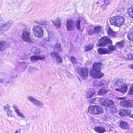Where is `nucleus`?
<instances>
[{
    "label": "nucleus",
    "mask_w": 133,
    "mask_h": 133,
    "mask_svg": "<svg viewBox=\"0 0 133 133\" xmlns=\"http://www.w3.org/2000/svg\"><path fill=\"white\" fill-rule=\"evenodd\" d=\"M125 80L124 79H121L116 80L115 82V85L121 87L125 84Z\"/></svg>",
    "instance_id": "14"
},
{
    "label": "nucleus",
    "mask_w": 133,
    "mask_h": 133,
    "mask_svg": "<svg viewBox=\"0 0 133 133\" xmlns=\"http://www.w3.org/2000/svg\"><path fill=\"white\" fill-rule=\"evenodd\" d=\"M22 63V64H25V62H23Z\"/></svg>",
    "instance_id": "52"
},
{
    "label": "nucleus",
    "mask_w": 133,
    "mask_h": 133,
    "mask_svg": "<svg viewBox=\"0 0 133 133\" xmlns=\"http://www.w3.org/2000/svg\"><path fill=\"white\" fill-rule=\"evenodd\" d=\"M56 61L57 63H61L62 62V58L58 55L56 57Z\"/></svg>",
    "instance_id": "39"
},
{
    "label": "nucleus",
    "mask_w": 133,
    "mask_h": 133,
    "mask_svg": "<svg viewBox=\"0 0 133 133\" xmlns=\"http://www.w3.org/2000/svg\"><path fill=\"white\" fill-rule=\"evenodd\" d=\"M21 37L23 41L27 42H31L32 41L30 32L26 30L22 32Z\"/></svg>",
    "instance_id": "7"
},
{
    "label": "nucleus",
    "mask_w": 133,
    "mask_h": 133,
    "mask_svg": "<svg viewBox=\"0 0 133 133\" xmlns=\"http://www.w3.org/2000/svg\"><path fill=\"white\" fill-rule=\"evenodd\" d=\"M20 130H17L16 131V132L14 133H20Z\"/></svg>",
    "instance_id": "47"
},
{
    "label": "nucleus",
    "mask_w": 133,
    "mask_h": 133,
    "mask_svg": "<svg viewBox=\"0 0 133 133\" xmlns=\"http://www.w3.org/2000/svg\"><path fill=\"white\" fill-rule=\"evenodd\" d=\"M88 111L92 114L96 115L97 114L96 111V106L94 105L89 107L88 108Z\"/></svg>",
    "instance_id": "20"
},
{
    "label": "nucleus",
    "mask_w": 133,
    "mask_h": 133,
    "mask_svg": "<svg viewBox=\"0 0 133 133\" xmlns=\"http://www.w3.org/2000/svg\"><path fill=\"white\" fill-rule=\"evenodd\" d=\"M55 51L57 52L61 49V45L60 44H56L54 49Z\"/></svg>",
    "instance_id": "32"
},
{
    "label": "nucleus",
    "mask_w": 133,
    "mask_h": 133,
    "mask_svg": "<svg viewBox=\"0 0 133 133\" xmlns=\"http://www.w3.org/2000/svg\"><path fill=\"white\" fill-rule=\"evenodd\" d=\"M127 88V86L126 85H125L123 87H122L120 89H117L116 90L119 91L121 92L125 93L126 92Z\"/></svg>",
    "instance_id": "26"
},
{
    "label": "nucleus",
    "mask_w": 133,
    "mask_h": 133,
    "mask_svg": "<svg viewBox=\"0 0 133 133\" xmlns=\"http://www.w3.org/2000/svg\"><path fill=\"white\" fill-rule=\"evenodd\" d=\"M112 25L120 26L124 23V18L121 16H117L111 17L110 19Z\"/></svg>",
    "instance_id": "4"
},
{
    "label": "nucleus",
    "mask_w": 133,
    "mask_h": 133,
    "mask_svg": "<svg viewBox=\"0 0 133 133\" xmlns=\"http://www.w3.org/2000/svg\"><path fill=\"white\" fill-rule=\"evenodd\" d=\"M81 20L78 19L75 22V21L71 19H68L66 21L67 30L69 31H74L76 29H77L81 32H82L83 29H81L80 23Z\"/></svg>",
    "instance_id": "2"
},
{
    "label": "nucleus",
    "mask_w": 133,
    "mask_h": 133,
    "mask_svg": "<svg viewBox=\"0 0 133 133\" xmlns=\"http://www.w3.org/2000/svg\"><path fill=\"white\" fill-rule=\"evenodd\" d=\"M127 13L131 17L133 18V5L127 9Z\"/></svg>",
    "instance_id": "25"
},
{
    "label": "nucleus",
    "mask_w": 133,
    "mask_h": 133,
    "mask_svg": "<svg viewBox=\"0 0 133 133\" xmlns=\"http://www.w3.org/2000/svg\"><path fill=\"white\" fill-rule=\"evenodd\" d=\"M13 22L12 21H9L3 24L0 25V31L2 33H3L7 30H9L10 26L13 24Z\"/></svg>",
    "instance_id": "9"
},
{
    "label": "nucleus",
    "mask_w": 133,
    "mask_h": 133,
    "mask_svg": "<svg viewBox=\"0 0 133 133\" xmlns=\"http://www.w3.org/2000/svg\"><path fill=\"white\" fill-rule=\"evenodd\" d=\"M93 29L89 28L87 29V34L90 35H91L94 34L93 32Z\"/></svg>",
    "instance_id": "37"
},
{
    "label": "nucleus",
    "mask_w": 133,
    "mask_h": 133,
    "mask_svg": "<svg viewBox=\"0 0 133 133\" xmlns=\"http://www.w3.org/2000/svg\"><path fill=\"white\" fill-rule=\"evenodd\" d=\"M94 129L96 132L99 133H103L106 131L105 129L101 127H95Z\"/></svg>",
    "instance_id": "19"
},
{
    "label": "nucleus",
    "mask_w": 133,
    "mask_h": 133,
    "mask_svg": "<svg viewBox=\"0 0 133 133\" xmlns=\"http://www.w3.org/2000/svg\"><path fill=\"white\" fill-rule=\"evenodd\" d=\"M128 55H126L125 56L124 58L126 60L128 59Z\"/></svg>",
    "instance_id": "46"
},
{
    "label": "nucleus",
    "mask_w": 133,
    "mask_h": 133,
    "mask_svg": "<svg viewBox=\"0 0 133 133\" xmlns=\"http://www.w3.org/2000/svg\"><path fill=\"white\" fill-rule=\"evenodd\" d=\"M78 73L81 77L83 79H87L88 74V70L85 68H82L79 69L78 70Z\"/></svg>",
    "instance_id": "10"
},
{
    "label": "nucleus",
    "mask_w": 133,
    "mask_h": 133,
    "mask_svg": "<svg viewBox=\"0 0 133 133\" xmlns=\"http://www.w3.org/2000/svg\"><path fill=\"white\" fill-rule=\"evenodd\" d=\"M99 46H105L109 44H112V41L107 36H104L99 40Z\"/></svg>",
    "instance_id": "8"
},
{
    "label": "nucleus",
    "mask_w": 133,
    "mask_h": 133,
    "mask_svg": "<svg viewBox=\"0 0 133 133\" xmlns=\"http://www.w3.org/2000/svg\"><path fill=\"white\" fill-rule=\"evenodd\" d=\"M133 54L128 55V60H132V58H132Z\"/></svg>",
    "instance_id": "44"
},
{
    "label": "nucleus",
    "mask_w": 133,
    "mask_h": 133,
    "mask_svg": "<svg viewBox=\"0 0 133 133\" xmlns=\"http://www.w3.org/2000/svg\"><path fill=\"white\" fill-rule=\"evenodd\" d=\"M96 5L97 6V7H98V5H99V2H97L96 3Z\"/></svg>",
    "instance_id": "51"
},
{
    "label": "nucleus",
    "mask_w": 133,
    "mask_h": 133,
    "mask_svg": "<svg viewBox=\"0 0 133 133\" xmlns=\"http://www.w3.org/2000/svg\"><path fill=\"white\" fill-rule=\"evenodd\" d=\"M32 30L35 35L38 38L41 37L43 36V30L40 25H35Z\"/></svg>",
    "instance_id": "6"
},
{
    "label": "nucleus",
    "mask_w": 133,
    "mask_h": 133,
    "mask_svg": "<svg viewBox=\"0 0 133 133\" xmlns=\"http://www.w3.org/2000/svg\"><path fill=\"white\" fill-rule=\"evenodd\" d=\"M99 101L102 105L110 108V112L112 113H116L117 111L114 102L109 99H101Z\"/></svg>",
    "instance_id": "3"
},
{
    "label": "nucleus",
    "mask_w": 133,
    "mask_h": 133,
    "mask_svg": "<svg viewBox=\"0 0 133 133\" xmlns=\"http://www.w3.org/2000/svg\"><path fill=\"white\" fill-rule=\"evenodd\" d=\"M31 51L34 54L39 53V49L37 47H32L31 49Z\"/></svg>",
    "instance_id": "30"
},
{
    "label": "nucleus",
    "mask_w": 133,
    "mask_h": 133,
    "mask_svg": "<svg viewBox=\"0 0 133 133\" xmlns=\"http://www.w3.org/2000/svg\"><path fill=\"white\" fill-rule=\"evenodd\" d=\"M48 37L44 38L45 41H49L53 40L54 37V35L53 34L52 32L50 31H48Z\"/></svg>",
    "instance_id": "17"
},
{
    "label": "nucleus",
    "mask_w": 133,
    "mask_h": 133,
    "mask_svg": "<svg viewBox=\"0 0 133 133\" xmlns=\"http://www.w3.org/2000/svg\"><path fill=\"white\" fill-rule=\"evenodd\" d=\"M120 104L124 107L133 108V100L123 101L121 102Z\"/></svg>",
    "instance_id": "13"
},
{
    "label": "nucleus",
    "mask_w": 133,
    "mask_h": 133,
    "mask_svg": "<svg viewBox=\"0 0 133 133\" xmlns=\"http://www.w3.org/2000/svg\"><path fill=\"white\" fill-rule=\"evenodd\" d=\"M110 3V1L109 0H105L103 3L106 4L107 5H108Z\"/></svg>",
    "instance_id": "43"
},
{
    "label": "nucleus",
    "mask_w": 133,
    "mask_h": 133,
    "mask_svg": "<svg viewBox=\"0 0 133 133\" xmlns=\"http://www.w3.org/2000/svg\"><path fill=\"white\" fill-rule=\"evenodd\" d=\"M107 31L108 35L110 36H112L114 35V32L110 28V27L108 28Z\"/></svg>",
    "instance_id": "31"
},
{
    "label": "nucleus",
    "mask_w": 133,
    "mask_h": 133,
    "mask_svg": "<svg viewBox=\"0 0 133 133\" xmlns=\"http://www.w3.org/2000/svg\"><path fill=\"white\" fill-rule=\"evenodd\" d=\"M95 92L94 90L92 89H90L88 91L87 95V98H90L91 97Z\"/></svg>",
    "instance_id": "23"
},
{
    "label": "nucleus",
    "mask_w": 133,
    "mask_h": 133,
    "mask_svg": "<svg viewBox=\"0 0 133 133\" xmlns=\"http://www.w3.org/2000/svg\"><path fill=\"white\" fill-rule=\"evenodd\" d=\"M92 49V45H87L85 46V51H88L91 50Z\"/></svg>",
    "instance_id": "36"
},
{
    "label": "nucleus",
    "mask_w": 133,
    "mask_h": 133,
    "mask_svg": "<svg viewBox=\"0 0 133 133\" xmlns=\"http://www.w3.org/2000/svg\"><path fill=\"white\" fill-rule=\"evenodd\" d=\"M128 113V111L126 110L123 109L120 111L119 114L121 116H124L127 115Z\"/></svg>",
    "instance_id": "33"
},
{
    "label": "nucleus",
    "mask_w": 133,
    "mask_h": 133,
    "mask_svg": "<svg viewBox=\"0 0 133 133\" xmlns=\"http://www.w3.org/2000/svg\"><path fill=\"white\" fill-rule=\"evenodd\" d=\"M12 107L14 109V111L16 113V115L21 118H25L24 115L21 112L18 107L16 105H13Z\"/></svg>",
    "instance_id": "12"
},
{
    "label": "nucleus",
    "mask_w": 133,
    "mask_h": 133,
    "mask_svg": "<svg viewBox=\"0 0 133 133\" xmlns=\"http://www.w3.org/2000/svg\"><path fill=\"white\" fill-rule=\"evenodd\" d=\"M98 52L100 54H108L109 51L106 48H101L98 49Z\"/></svg>",
    "instance_id": "21"
},
{
    "label": "nucleus",
    "mask_w": 133,
    "mask_h": 133,
    "mask_svg": "<svg viewBox=\"0 0 133 133\" xmlns=\"http://www.w3.org/2000/svg\"><path fill=\"white\" fill-rule=\"evenodd\" d=\"M107 6V5L103 3V4L101 6V7L102 8L103 10H104L106 8Z\"/></svg>",
    "instance_id": "45"
},
{
    "label": "nucleus",
    "mask_w": 133,
    "mask_h": 133,
    "mask_svg": "<svg viewBox=\"0 0 133 133\" xmlns=\"http://www.w3.org/2000/svg\"><path fill=\"white\" fill-rule=\"evenodd\" d=\"M4 109L5 110L8 111L9 109L8 108V107H5L4 108Z\"/></svg>",
    "instance_id": "48"
},
{
    "label": "nucleus",
    "mask_w": 133,
    "mask_h": 133,
    "mask_svg": "<svg viewBox=\"0 0 133 133\" xmlns=\"http://www.w3.org/2000/svg\"><path fill=\"white\" fill-rule=\"evenodd\" d=\"M127 42V41L123 40L117 43L116 46L118 48H123L124 45L126 44Z\"/></svg>",
    "instance_id": "18"
},
{
    "label": "nucleus",
    "mask_w": 133,
    "mask_h": 133,
    "mask_svg": "<svg viewBox=\"0 0 133 133\" xmlns=\"http://www.w3.org/2000/svg\"><path fill=\"white\" fill-rule=\"evenodd\" d=\"M4 81L3 80L1 79L0 80V83H4Z\"/></svg>",
    "instance_id": "50"
},
{
    "label": "nucleus",
    "mask_w": 133,
    "mask_h": 133,
    "mask_svg": "<svg viewBox=\"0 0 133 133\" xmlns=\"http://www.w3.org/2000/svg\"><path fill=\"white\" fill-rule=\"evenodd\" d=\"M56 52V51H55V52H52L50 54V55L52 58L56 57L58 55V54Z\"/></svg>",
    "instance_id": "38"
},
{
    "label": "nucleus",
    "mask_w": 133,
    "mask_h": 133,
    "mask_svg": "<svg viewBox=\"0 0 133 133\" xmlns=\"http://www.w3.org/2000/svg\"><path fill=\"white\" fill-rule=\"evenodd\" d=\"M38 60L37 56H31L30 57V61L32 62H36Z\"/></svg>",
    "instance_id": "35"
},
{
    "label": "nucleus",
    "mask_w": 133,
    "mask_h": 133,
    "mask_svg": "<svg viewBox=\"0 0 133 133\" xmlns=\"http://www.w3.org/2000/svg\"><path fill=\"white\" fill-rule=\"evenodd\" d=\"M119 126L120 128L124 129H128L129 126L128 123L125 122L123 121H121L119 124Z\"/></svg>",
    "instance_id": "16"
},
{
    "label": "nucleus",
    "mask_w": 133,
    "mask_h": 133,
    "mask_svg": "<svg viewBox=\"0 0 133 133\" xmlns=\"http://www.w3.org/2000/svg\"><path fill=\"white\" fill-rule=\"evenodd\" d=\"M102 28L100 26H96L93 29L94 34H98L100 32Z\"/></svg>",
    "instance_id": "24"
},
{
    "label": "nucleus",
    "mask_w": 133,
    "mask_h": 133,
    "mask_svg": "<svg viewBox=\"0 0 133 133\" xmlns=\"http://www.w3.org/2000/svg\"><path fill=\"white\" fill-rule=\"evenodd\" d=\"M28 98L31 102L37 106L41 107L44 105V103L43 102L37 100L32 96H28Z\"/></svg>",
    "instance_id": "11"
},
{
    "label": "nucleus",
    "mask_w": 133,
    "mask_h": 133,
    "mask_svg": "<svg viewBox=\"0 0 133 133\" xmlns=\"http://www.w3.org/2000/svg\"><path fill=\"white\" fill-rule=\"evenodd\" d=\"M128 93L130 95L133 94V84H131Z\"/></svg>",
    "instance_id": "41"
},
{
    "label": "nucleus",
    "mask_w": 133,
    "mask_h": 133,
    "mask_svg": "<svg viewBox=\"0 0 133 133\" xmlns=\"http://www.w3.org/2000/svg\"><path fill=\"white\" fill-rule=\"evenodd\" d=\"M38 60H45L46 58V57L44 56L43 55L42 56H37Z\"/></svg>",
    "instance_id": "42"
},
{
    "label": "nucleus",
    "mask_w": 133,
    "mask_h": 133,
    "mask_svg": "<svg viewBox=\"0 0 133 133\" xmlns=\"http://www.w3.org/2000/svg\"><path fill=\"white\" fill-rule=\"evenodd\" d=\"M96 111L97 112V114H99L103 112V109L101 107L96 106Z\"/></svg>",
    "instance_id": "29"
},
{
    "label": "nucleus",
    "mask_w": 133,
    "mask_h": 133,
    "mask_svg": "<svg viewBox=\"0 0 133 133\" xmlns=\"http://www.w3.org/2000/svg\"><path fill=\"white\" fill-rule=\"evenodd\" d=\"M96 85L97 87L98 88L99 87H103L99 90L98 94L99 95H104L109 91V89L107 88L108 85L107 84L105 83L104 81H103L99 82V84H98V85Z\"/></svg>",
    "instance_id": "5"
},
{
    "label": "nucleus",
    "mask_w": 133,
    "mask_h": 133,
    "mask_svg": "<svg viewBox=\"0 0 133 133\" xmlns=\"http://www.w3.org/2000/svg\"><path fill=\"white\" fill-rule=\"evenodd\" d=\"M70 59L71 62L74 65L76 64L77 63V61L76 58L73 56H71L70 58Z\"/></svg>",
    "instance_id": "34"
},
{
    "label": "nucleus",
    "mask_w": 133,
    "mask_h": 133,
    "mask_svg": "<svg viewBox=\"0 0 133 133\" xmlns=\"http://www.w3.org/2000/svg\"><path fill=\"white\" fill-rule=\"evenodd\" d=\"M8 46V44L4 41H0V50L3 51L6 49V48Z\"/></svg>",
    "instance_id": "15"
},
{
    "label": "nucleus",
    "mask_w": 133,
    "mask_h": 133,
    "mask_svg": "<svg viewBox=\"0 0 133 133\" xmlns=\"http://www.w3.org/2000/svg\"><path fill=\"white\" fill-rule=\"evenodd\" d=\"M101 99H102V98H100V99H99L98 97L93 98L92 99L90 100H89V102L90 103H91V104L97 103V101H98L99 100V102H100L99 101V100Z\"/></svg>",
    "instance_id": "28"
},
{
    "label": "nucleus",
    "mask_w": 133,
    "mask_h": 133,
    "mask_svg": "<svg viewBox=\"0 0 133 133\" xmlns=\"http://www.w3.org/2000/svg\"><path fill=\"white\" fill-rule=\"evenodd\" d=\"M127 38L129 41H133V31L128 33Z\"/></svg>",
    "instance_id": "27"
},
{
    "label": "nucleus",
    "mask_w": 133,
    "mask_h": 133,
    "mask_svg": "<svg viewBox=\"0 0 133 133\" xmlns=\"http://www.w3.org/2000/svg\"><path fill=\"white\" fill-rule=\"evenodd\" d=\"M129 66L131 68H133V64L129 65Z\"/></svg>",
    "instance_id": "49"
},
{
    "label": "nucleus",
    "mask_w": 133,
    "mask_h": 133,
    "mask_svg": "<svg viewBox=\"0 0 133 133\" xmlns=\"http://www.w3.org/2000/svg\"><path fill=\"white\" fill-rule=\"evenodd\" d=\"M102 64V63H96L92 66V70L90 72L91 76L94 79H98L102 77L104 74L101 72V68Z\"/></svg>",
    "instance_id": "1"
},
{
    "label": "nucleus",
    "mask_w": 133,
    "mask_h": 133,
    "mask_svg": "<svg viewBox=\"0 0 133 133\" xmlns=\"http://www.w3.org/2000/svg\"><path fill=\"white\" fill-rule=\"evenodd\" d=\"M8 116H9V114H8Z\"/></svg>",
    "instance_id": "53"
},
{
    "label": "nucleus",
    "mask_w": 133,
    "mask_h": 133,
    "mask_svg": "<svg viewBox=\"0 0 133 133\" xmlns=\"http://www.w3.org/2000/svg\"><path fill=\"white\" fill-rule=\"evenodd\" d=\"M61 20L60 18H58L55 22H53L54 26L57 28H59L61 26Z\"/></svg>",
    "instance_id": "22"
},
{
    "label": "nucleus",
    "mask_w": 133,
    "mask_h": 133,
    "mask_svg": "<svg viewBox=\"0 0 133 133\" xmlns=\"http://www.w3.org/2000/svg\"><path fill=\"white\" fill-rule=\"evenodd\" d=\"M109 44L108 48L110 50L113 51L116 49V48L115 46H112V44Z\"/></svg>",
    "instance_id": "40"
}]
</instances>
